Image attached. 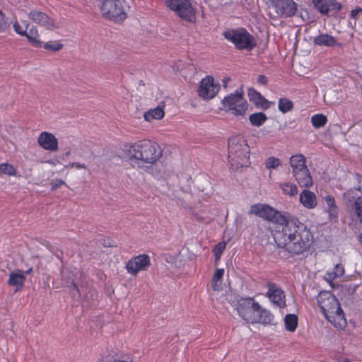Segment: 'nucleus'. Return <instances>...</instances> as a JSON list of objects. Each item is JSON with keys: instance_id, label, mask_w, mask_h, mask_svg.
Returning a JSON list of instances; mask_svg holds the SVG:
<instances>
[{"instance_id": "2f4dec72", "label": "nucleus", "mask_w": 362, "mask_h": 362, "mask_svg": "<svg viewBox=\"0 0 362 362\" xmlns=\"http://www.w3.org/2000/svg\"><path fill=\"white\" fill-rule=\"evenodd\" d=\"M28 26L29 22L26 20L16 21L13 25L14 31L21 36L27 35Z\"/></svg>"}, {"instance_id": "c756f323", "label": "nucleus", "mask_w": 362, "mask_h": 362, "mask_svg": "<svg viewBox=\"0 0 362 362\" xmlns=\"http://www.w3.org/2000/svg\"><path fill=\"white\" fill-rule=\"evenodd\" d=\"M344 267L341 264H337L332 272L326 273V280L328 281H332L337 278L342 276L344 274Z\"/></svg>"}, {"instance_id": "603ef678", "label": "nucleus", "mask_w": 362, "mask_h": 362, "mask_svg": "<svg viewBox=\"0 0 362 362\" xmlns=\"http://www.w3.org/2000/svg\"><path fill=\"white\" fill-rule=\"evenodd\" d=\"M69 154H70V151H68L66 153V156H69Z\"/></svg>"}, {"instance_id": "a19ab883", "label": "nucleus", "mask_w": 362, "mask_h": 362, "mask_svg": "<svg viewBox=\"0 0 362 362\" xmlns=\"http://www.w3.org/2000/svg\"><path fill=\"white\" fill-rule=\"evenodd\" d=\"M193 218L195 221L199 223H209L211 222V218L207 216H204L198 212L193 213Z\"/></svg>"}, {"instance_id": "423d86ee", "label": "nucleus", "mask_w": 362, "mask_h": 362, "mask_svg": "<svg viewBox=\"0 0 362 362\" xmlns=\"http://www.w3.org/2000/svg\"><path fill=\"white\" fill-rule=\"evenodd\" d=\"M223 35L238 49L252 50L256 46L254 37L243 28L228 29L223 33Z\"/></svg>"}, {"instance_id": "f704fd0d", "label": "nucleus", "mask_w": 362, "mask_h": 362, "mask_svg": "<svg viewBox=\"0 0 362 362\" xmlns=\"http://www.w3.org/2000/svg\"><path fill=\"white\" fill-rule=\"evenodd\" d=\"M0 174L16 177L17 176V170L13 165L4 163L0 164Z\"/></svg>"}, {"instance_id": "ea45409f", "label": "nucleus", "mask_w": 362, "mask_h": 362, "mask_svg": "<svg viewBox=\"0 0 362 362\" xmlns=\"http://www.w3.org/2000/svg\"><path fill=\"white\" fill-rule=\"evenodd\" d=\"M9 28L5 15L0 11V33L5 32Z\"/></svg>"}, {"instance_id": "37998d69", "label": "nucleus", "mask_w": 362, "mask_h": 362, "mask_svg": "<svg viewBox=\"0 0 362 362\" xmlns=\"http://www.w3.org/2000/svg\"><path fill=\"white\" fill-rule=\"evenodd\" d=\"M66 185L65 182L62 180H55L51 187V189L52 191L57 190L58 188H59L61 186Z\"/></svg>"}, {"instance_id": "e433bc0d", "label": "nucleus", "mask_w": 362, "mask_h": 362, "mask_svg": "<svg viewBox=\"0 0 362 362\" xmlns=\"http://www.w3.org/2000/svg\"><path fill=\"white\" fill-rule=\"evenodd\" d=\"M63 44L59 41H49L43 45V47L48 51L57 52L63 48Z\"/></svg>"}, {"instance_id": "72a5a7b5", "label": "nucleus", "mask_w": 362, "mask_h": 362, "mask_svg": "<svg viewBox=\"0 0 362 362\" xmlns=\"http://www.w3.org/2000/svg\"><path fill=\"white\" fill-rule=\"evenodd\" d=\"M278 108L281 112L285 114L293 110V103L291 100L286 98H281L279 100Z\"/></svg>"}, {"instance_id": "c03bdc74", "label": "nucleus", "mask_w": 362, "mask_h": 362, "mask_svg": "<svg viewBox=\"0 0 362 362\" xmlns=\"http://www.w3.org/2000/svg\"><path fill=\"white\" fill-rule=\"evenodd\" d=\"M257 81L260 85L267 86V83H268V79H267V76L261 74V75L258 76V77L257 78Z\"/></svg>"}, {"instance_id": "49530a36", "label": "nucleus", "mask_w": 362, "mask_h": 362, "mask_svg": "<svg viewBox=\"0 0 362 362\" xmlns=\"http://www.w3.org/2000/svg\"><path fill=\"white\" fill-rule=\"evenodd\" d=\"M362 8H356L354 10L351 11V17L354 19H356L357 18L358 14L361 12Z\"/></svg>"}, {"instance_id": "de8ad7c7", "label": "nucleus", "mask_w": 362, "mask_h": 362, "mask_svg": "<svg viewBox=\"0 0 362 362\" xmlns=\"http://www.w3.org/2000/svg\"><path fill=\"white\" fill-rule=\"evenodd\" d=\"M33 272V267H30L28 269L25 271H23L24 274V276L26 277L27 275L30 274Z\"/></svg>"}, {"instance_id": "6ab92c4d", "label": "nucleus", "mask_w": 362, "mask_h": 362, "mask_svg": "<svg viewBox=\"0 0 362 362\" xmlns=\"http://www.w3.org/2000/svg\"><path fill=\"white\" fill-rule=\"evenodd\" d=\"M293 174L300 187L309 188L312 187L313 178L308 167L296 170Z\"/></svg>"}, {"instance_id": "09e8293b", "label": "nucleus", "mask_w": 362, "mask_h": 362, "mask_svg": "<svg viewBox=\"0 0 362 362\" xmlns=\"http://www.w3.org/2000/svg\"><path fill=\"white\" fill-rule=\"evenodd\" d=\"M72 286L74 287V289H76V291H77L78 293H79L78 287V286L76 285V283H74H74L72 284Z\"/></svg>"}, {"instance_id": "7ed1b4c3", "label": "nucleus", "mask_w": 362, "mask_h": 362, "mask_svg": "<svg viewBox=\"0 0 362 362\" xmlns=\"http://www.w3.org/2000/svg\"><path fill=\"white\" fill-rule=\"evenodd\" d=\"M236 310L239 316L247 323L271 324L274 320L272 313L262 308L253 298H241L238 300Z\"/></svg>"}, {"instance_id": "f03ea898", "label": "nucleus", "mask_w": 362, "mask_h": 362, "mask_svg": "<svg viewBox=\"0 0 362 362\" xmlns=\"http://www.w3.org/2000/svg\"><path fill=\"white\" fill-rule=\"evenodd\" d=\"M163 156V149L156 141L141 139L126 143L121 148L120 158L132 167L148 169L156 165Z\"/></svg>"}, {"instance_id": "7c9ffc66", "label": "nucleus", "mask_w": 362, "mask_h": 362, "mask_svg": "<svg viewBox=\"0 0 362 362\" xmlns=\"http://www.w3.org/2000/svg\"><path fill=\"white\" fill-rule=\"evenodd\" d=\"M267 119V115L263 112H256L251 114L249 120L252 125L255 127L262 126Z\"/></svg>"}, {"instance_id": "f8f14e48", "label": "nucleus", "mask_w": 362, "mask_h": 362, "mask_svg": "<svg viewBox=\"0 0 362 362\" xmlns=\"http://www.w3.org/2000/svg\"><path fill=\"white\" fill-rule=\"evenodd\" d=\"M219 90V83H216L212 76H207L201 81L198 94L203 99L209 100L214 98Z\"/></svg>"}, {"instance_id": "39448f33", "label": "nucleus", "mask_w": 362, "mask_h": 362, "mask_svg": "<svg viewBox=\"0 0 362 362\" xmlns=\"http://www.w3.org/2000/svg\"><path fill=\"white\" fill-rule=\"evenodd\" d=\"M228 158L233 170L250 165V147L243 137L237 135L228 139Z\"/></svg>"}, {"instance_id": "6e6552de", "label": "nucleus", "mask_w": 362, "mask_h": 362, "mask_svg": "<svg viewBox=\"0 0 362 362\" xmlns=\"http://www.w3.org/2000/svg\"><path fill=\"white\" fill-rule=\"evenodd\" d=\"M221 103L223 110L236 117L243 116L248 109V103L244 98L243 90H235L224 97Z\"/></svg>"}, {"instance_id": "864d4df0", "label": "nucleus", "mask_w": 362, "mask_h": 362, "mask_svg": "<svg viewBox=\"0 0 362 362\" xmlns=\"http://www.w3.org/2000/svg\"><path fill=\"white\" fill-rule=\"evenodd\" d=\"M361 90H362V84H361Z\"/></svg>"}, {"instance_id": "1a4fd4ad", "label": "nucleus", "mask_w": 362, "mask_h": 362, "mask_svg": "<svg viewBox=\"0 0 362 362\" xmlns=\"http://www.w3.org/2000/svg\"><path fill=\"white\" fill-rule=\"evenodd\" d=\"M165 5L182 20L195 22L197 8L192 5V0H165Z\"/></svg>"}, {"instance_id": "cd10ccee", "label": "nucleus", "mask_w": 362, "mask_h": 362, "mask_svg": "<svg viewBox=\"0 0 362 362\" xmlns=\"http://www.w3.org/2000/svg\"><path fill=\"white\" fill-rule=\"evenodd\" d=\"M298 324V319L295 314H287L284 317V325L286 331L293 332Z\"/></svg>"}, {"instance_id": "473e14b6", "label": "nucleus", "mask_w": 362, "mask_h": 362, "mask_svg": "<svg viewBox=\"0 0 362 362\" xmlns=\"http://www.w3.org/2000/svg\"><path fill=\"white\" fill-rule=\"evenodd\" d=\"M328 119L326 115L323 114H315L311 117L312 125L315 129L321 128L327 124Z\"/></svg>"}, {"instance_id": "c9c22d12", "label": "nucleus", "mask_w": 362, "mask_h": 362, "mask_svg": "<svg viewBox=\"0 0 362 362\" xmlns=\"http://www.w3.org/2000/svg\"><path fill=\"white\" fill-rule=\"evenodd\" d=\"M354 209L356 216L362 224V196L358 197L354 203Z\"/></svg>"}, {"instance_id": "a211bd4d", "label": "nucleus", "mask_w": 362, "mask_h": 362, "mask_svg": "<svg viewBox=\"0 0 362 362\" xmlns=\"http://www.w3.org/2000/svg\"><path fill=\"white\" fill-rule=\"evenodd\" d=\"M247 95L250 101L257 107L267 110L270 107V103L257 90L251 88L248 89Z\"/></svg>"}, {"instance_id": "b1692460", "label": "nucleus", "mask_w": 362, "mask_h": 362, "mask_svg": "<svg viewBox=\"0 0 362 362\" xmlns=\"http://www.w3.org/2000/svg\"><path fill=\"white\" fill-rule=\"evenodd\" d=\"M325 202L327 205V212L329 214L330 221H336L339 215V207L337 206L335 199L331 195H326L324 197Z\"/></svg>"}, {"instance_id": "393cba45", "label": "nucleus", "mask_w": 362, "mask_h": 362, "mask_svg": "<svg viewBox=\"0 0 362 362\" xmlns=\"http://www.w3.org/2000/svg\"><path fill=\"white\" fill-rule=\"evenodd\" d=\"M290 165L292 168V173H295L296 170H302L303 168H307L305 157L301 154L293 155L289 160Z\"/></svg>"}, {"instance_id": "5701e85b", "label": "nucleus", "mask_w": 362, "mask_h": 362, "mask_svg": "<svg viewBox=\"0 0 362 362\" xmlns=\"http://www.w3.org/2000/svg\"><path fill=\"white\" fill-rule=\"evenodd\" d=\"M165 105L160 103L156 107L151 108L144 113V119L148 122H153L154 120H160L165 116Z\"/></svg>"}, {"instance_id": "dca6fc26", "label": "nucleus", "mask_w": 362, "mask_h": 362, "mask_svg": "<svg viewBox=\"0 0 362 362\" xmlns=\"http://www.w3.org/2000/svg\"><path fill=\"white\" fill-rule=\"evenodd\" d=\"M37 144L39 146L50 152H56L59 149V142L56 136L48 132H42L38 138Z\"/></svg>"}, {"instance_id": "8fccbe9b", "label": "nucleus", "mask_w": 362, "mask_h": 362, "mask_svg": "<svg viewBox=\"0 0 362 362\" xmlns=\"http://www.w3.org/2000/svg\"><path fill=\"white\" fill-rule=\"evenodd\" d=\"M358 241L362 245V233L358 235Z\"/></svg>"}, {"instance_id": "aec40b11", "label": "nucleus", "mask_w": 362, "mask_h": 362, "mask_svg": "<svg viewBox=\"0 0 362 362\" xmlns=\"http://www.w3.org/2000/svg\"><path fill=\"white\" fill-rule=\"evenodd\" d=\"M25 280L26 277L24 276L23 271L16 269L10 273L7 284L10 286L15 287V291L18 292L23 288Z\"/></svg>"}, {"instance_id": "79ce46f5", "label": "nucleus", "mask_w": 362, "mask_h": 362, "mask_svg": "<svg viewBox=\"0 0 362 362\" xmlns=\"http://www.w3.org/2000/svg\"><path fill=\"white\" fill-rule=\"evenodd\" d=\"M102 245L105 247H112L116 246V243L111 238L105 237L103 239Z\"/></svg>"}, {"instance_id": "4468645a", "label": "nucleus", "mask_w": 362, "mask_h": 362, "mask_svg": "<svg viewBox=\"0 0 362 362\" xmlns=\"http://www.w3.org/2000/svg\"><path fill=\"white\" fill-rule=\"evenodd\" d=\"M276 13L281 17H291L297 11V4L293 0H269Z\"/></svg>"}, {"instance_id": "412c9836", "label": "nucleus", "mask_w": 362, "mask_h": 362, "mask_svg": "<svg viewBox=\"0 0 362 362\" xmlns=\"http://www.w3.org/2000/svg\"><path fill=\"white\" fill-rule=\"evenodd\" d=\"M313 42L316 45L325 46L328 47H342V43L338 42L337 39L327 33H322L315 37Z\"/></svg>"}, {"instance_id": "9b49d317", "label": "nucleus", "mask_w": 362, "mask_h": 362, "mask_svg": "<svg viewBox=\"0 0 362 362\" xmlns=\"http://www.w3.org/2000/svg\"><path fill=\"white\" fill-rule=\"evenodd\" d=\"M150 266V256L147 254H140L129 259L125 269L128 274L136 276L140 272L146 271Z\"/></svg>"}, {"instance_id": "a878e982", "label": "nucleus", "mask_w": 362, "mask_h": 362, "mask_svg": "<svg viewBox=\"0 0 362 362\" xmlns=\"http://www.w3.org/2000/svg\"><path fill=\"white\" fill-rule=\"evenodd\" d=\"M24 36L33 47L39 48L42 46V42L40 40V35L36 27L33 26L28 31L27 30V35Z\"/></svg>"}, {"instance_id": "2eb2a0df", "label": "nucleus", "mask_w": 362, "mask_h": 362, "mask_svg": "<svg viewBox=\"0 0 362 362\" xmlns=\"http://www.w3.org/2000/svg\"><path fill=\"white\" fill-rule=\"evenodd\" d=\"M268 291L267 296L273 304L279 308H283L286 305V298L284 292L273 282L267 283Z\"/></svg>"}, {"instance_id": "ddd939ff", "label": "nucleus", "mask_w": 362, "mask_h": 362, "mask_svg": "<svg viewBox=\"0 0 362 362\" xmlns=\"http://www.w3.org/2000/svg\"><path fill=\"white\" fill-rule=\"evenodd\" d=\"M27 16L33 23L47 30H53L57 28L55 20L48 16L45 12L33 9L30 11Z\"/></svg>"}, {"instance_id": "bb28decb", "label": "nucleus", "mask_w": 362, "mask_h": 362, "mask_svg": "<svg viewBox=\"0 0 362 362\" xmlns=\"http://www.w3.org/2000/svg\"><path fill=\"white\" fill-rule=\"evenodd\" d=\"M224 269H216L211 282V287L214 291H220L222 289V281L224 275Z\"/></svg>"}, {"instance_id": "a18cd8bd", "label": "nucleus", "mask_w": 362, "mask_h": 362, "mask_svg": "<svg viewBox=\"0 0 362 362\" xmlns=\"http://www.w3.org/2000/svg\"><path fill=\"white\" fill-rule=\"evenodd\" d=\"M71 167H75L76 169H86V165L78 162H74L71 164Z\"/></svg>"}, {"instance_id": "3c124183", "label": "nucleus", "mask_w": 362, "mask_h": 362, "mask_svg": "<svg viewBox=\"0 0 362 362\" xmlns=\"http://www.w3.org/2000/svg\"><path fill=\"white\" fill-rule=\"evenodd\" d=\"M358 191H360L361 192H362V189H361V187H359L358 188Z\"/></svg>"}, {"instance_id": "c85d7f7f", "label": "nucleus", "mask_w": 362, "mask_h": 362, "mask_svg": "<svg viewBox=\"0 0 362 362\" xmlns=\"http://www.w3.org/2000/svg\"><path fill=\"white\" fill-rule=\"evenodd\" d=\"M279 187L284 195L293 197L298 194V189L296 184L290 182H284L279 183Z\"/></svg>"}, {"instance_id": "58836bf2", "label": "nucleus", "mask_w": 362, "mask_h": 362, "mask_svg": "<svg viewBox=\"0 0 362 362\" xmlns=\"http://www.w3.org/2000/svg\"><path fill=\"white\" fill-rule=\"evenodd\" d=\"M226 243L220 242L218 244H216L213 248L212 252L216 259H218L221 257V255L223 254L226 248Z\"/></svg>"}, {"instance_id": "4c0bfd02", "label": "nucleus", "mask_w": 362, "mask_h": 362, "mask_svg": "<svg viewBox=\"0 0 362 362\" xmlns=\"http://www.w3.org/2000/svg\"><path fill=\"white\" fill-rule=\"evenodd\" d=\"M281 165L280 160L274 156L269 157L265 160V167L267 169H276Z\"/></svg>"}, {"instance_id": "9d476101", "label": "nucleus", "mask_w": 362, "mask_h": 362, "mask_svg": "<svg viewBox=\"0 0 362 362\" xmlns=\"http://www.w3.org/2000/svg\"><path fill=\"white\" fill-rule=\"evenodd\" d=\"M100 10L104 17L115 22H122L127 18V13L119 0H104Z\"/></svg>"}, {"instance_id": "4be33fe9", "label": "nucleus", "mask_w": 362, "mask_h": 362, "mask_svg": "<svg viewBox=\"0 0 362 362\" xmlns=\"http://www.w3.org/2000/svg\"><path fill=\"white\" fill-rule=\"evenodd\" d=\"M300 204L308 209H313L316 207L317 200L315 194L308 189H304L299 195Z\"/></svg>"}, {"instance_id": "f3484780", "label": "nucleus", "mask_w": 362, "mask_h": 362, "mask_svg": "<svg viewBox=\"0 0 362 362\" xmlns=\"http://www.w3.org/2000/svg\"><path fill=\"white\" fill-rule=\"evenodd\" d=\"M314 7L322 15L328 16L331 11H339L341 9V4L336 0H312Z\"/></svg>"}, {"instance_id": "f257e3e1", "label": "nucleus", "mask_w": 362, "mask_h": 362, "mask_svg": "<svg viewBox=\"0 0 362 362\" xmlns=\"http://www.w3.org/2000/svg\"><path fill=\"white\" fill-rule=\"evenodd\" d=\"M272 235L277 247L283 250L286 259L303 255L314 241L310 230L298 218L288 219L279 229L274 230Z\"/></svg>"}, {"instance_id": "20e7f679", "label": "nucleus", "mask_w": 362, "mask_h": 362, "mask_svg": "<svg viewBox=\"0 0 362 362\" xmlns=\"http://www.w3.org/2000/svg\"><path fill=\"white\" fill-rule=\"evenodd\" d=\"M317 303L325 318L338 330L344 329L347 325L344 313L337 298L329 291L320 292Z\"/></svg>"}, {"instance_id": "0eeeda50", "label": "nucleus", "mask_w": 362, "mask_h": 362, "mask_svg": "<svg viewBox=\"0 0 362 362\" xmlns=\"http://www.w3.org/2000/svg\"><path fill=\"white\" fill-rule=\"evenodd\" d=\"M248 214L250 215L255 214L266 221L276 224L275 229H279L288 220L280 211L267 204L258 203L252 205Z\"/></svg>"}]
</instances>
